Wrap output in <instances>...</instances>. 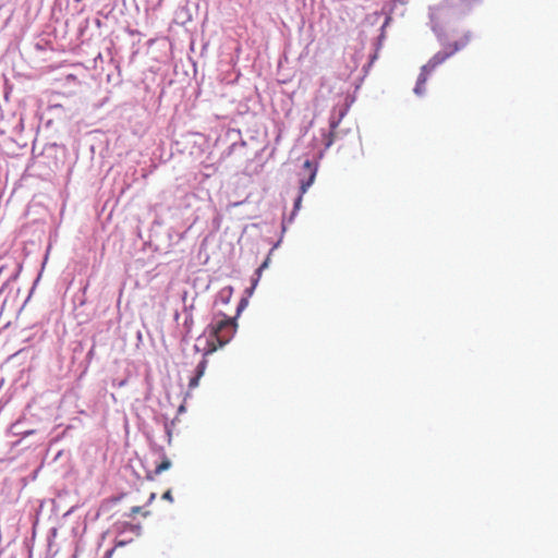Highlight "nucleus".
<instances>
[{
	"instance_id": "nucleus-3",
	"label": "nucleus",
	"mask_w": 558,
	"mask_h": 558,
	"mask_svg": "<svg viewBox=\"0 0 558 558\" xmlns=\"http://www.w3.org/2000/svg\"><path fill=\"white\" fill-rule=\"evenodd\" d=\"M315 177H308L306 181H302L300 186V194L294 202V210L300 209L303 194L306 193L307 189L313 184Z\"/></svg>"
},
{
	"instance_id": "nucleus-9",
	"label": "nucleus",
	"mask_w": 558,
	"mask_h": 558,
	"mask_svg": "<svg viewBox=\"0 0 558 558\" xmlns=\"http://www.w3.org/2000/svg\"><path fill=\"white\" fill-rule=\"evenodd\" d=\"M125 544L124 541H117L116 546H124Z\"/></svg>"
},
{
	"instance_id": "nucleus-5",
	"label": "nucleus",
	"mask_w": 558,
	"mask_h": 558,
	"mask_svg": "<svg viewBox=\"0 0 558 558\" xmlns=\"http://www.w3.org/2000/svg\"><path fill=\"white\" fill-rule=\"evenodd\" d=\"M171 465V460L166 454H162L160 463H157L155 466L154 474L159 475L162 472L169 470Z\"/></svg>"
},
{
	"instance_id": "nucleus-6",
	"label": "nucleus",
	"mask_w": 558,
	"mask_h": 558,
	"mask_svg": "<svg viewBox=\"0 0 558 558\" xmlns=\"http://www.w3.org/2000/svg\"><path fill=\"white\" fill-rule=\"evenodd\" d=\"M269 260H270V257L268 256L264 262L263 264L256 269L255 271V278L253 279V282H252V288H251V291H250V294L252 293V291L256 288L260 277H262V272L264 269H266L268 267V264H269Z\"/></svg>"
},
{
	"instance_id": "nucleus-7",
	"label": "nucleus",
	"mask_w": 558,
	"mask_h": 558,
	"mask_svg": "<svg viewBox=\"0 0 558 558\" xmlns=\"http://www.w3.org/2000/svg\"><path fill=\"white\" fill-rule=\"evenodd\" d=\"M162 499L168 500V501H172L173 498H172L171 490L165 492L163 495H162Z\"/></svg>"
},
{
	"instance_id": "nucleus-4",
	"label": "nucleus",
	"mask_w": 558,
	"mask_h": 558,
	"mask_svg": "<svg viewBox=\"0 0 558 558\" xmlns=\"http://www.w3.org/2000/svg\"><path fill=\"white\" fill-rule=\"evenodd\" d=\"M428 73H426L425 71H423L421 69V72H420V75L417 77V81H416V85L414 87V93L418 96H422L425 92V84L427 82V78H428Z\"/></svg>"
},
{
	"instance_id": "nucleus-8",
	"label": "nucleus",
	"mask_w": 558,
	"mask_h": 558,
	"mask_svg": "<svg viewBox=\"0 0 558 558\" xmlns=\"http://www.w3.org/2000/svg\"><path fill=\"white\" fill-rule=\"evenodd\" d=\"M141 512H142V508L138 507V506H135V507L131 508V515H135V514L141 513Z\"/></svg>"
},
{
	"instance_id": "nucleus-2",
	"label": "nucleus",
	"mask_w": 558,
	"mask_h": 558,
	"mask_svg": "<svg viewBox=\"0 0 558 558\" xmlns=\"http://www.w3.org/2000/svg\"><path fill=\"white\" fill-rule=\"evenodd\" d=\"M470 41V36L464 34L458 40H454L452 44H449L445 50L438 51L435 53L426 64H424L421 69L426 73L430 74L437 66L442 64L448 58L453 56L457 51L464 48Z\"/></svg>"
},
{
	"instance_id": "nucleus-1",
	"label": "nucleus",
	"mask_w": 558,
	"mask_h": 558,
	"mask_svg": "<svg viewBox=\"0 0 558 558\" xmlns=\"http://www.w3.org/2000/svg\"><path fill=\"white\" fill-rule=\"evenodd\" d=\"M235 328L236 325L232 318H222L211 326L210 336L214 338V340L208 342V349L205 352L202 361L196 366L195 376L190 379V389H194L198 386L199 379L207 368L206 355L227 344L232 339L235 332Z\"/></svg>"
},
{
	"instance_id": "nucleus-11",
	"label": "nucleus",
	"mask_w": 558,
	"mask_h": 558,
	"mask_svg": "<svg viewBox=\"0 0 558 558\" xmlns=\"http://www.w3.org/2000/svg\"><path fill=\"white\" fill-rule=\"evenodd\" d=\"M154 498H155V494L153 493V494L150 495L149 501H151Z\"/></svg>"
},
{
	"instance_id": "nucleus-10",
	"label": "nucleus",
	"mask_w": 558,
	"mask_h": 558,
	"mask_svg": "<svg viewBox=\"0 0 558 558\" xmlns=\"http://www.w3.org/2000/svg\"><path fill=\"white\" fill-rule=\"evenodd\" d=\"M304 165H305V167H306V168H310V167H311V163H310V161H308V160H307V161H305V163H304Z\"/></svg>"
}]
</instances>
